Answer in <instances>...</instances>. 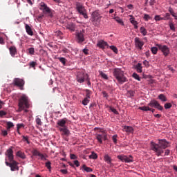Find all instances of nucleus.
<instances>
[{
    "instance_id": "f257e3e1",
    "label": "nucleus",
    "mask_w": 177,
    "mask_h": 177,
    "mask_svg": "<svg viewBox=\"0 0 177 177\" xmlns=\"http://www.w3.org/2000/svg\"><path fill=\"white\" fill-rule=\"evenodd\" d=\"M158 140V144H156L153 141L151 142V149L153 151H155L156 155L159 157V156H161L162 153H164V150L168 147L169 142H168L165 139Z\"/></svg>"
},
{
    "instance_id": "f03ea898",
    "label": "nucleus",
    "mask_w": 177,
    "mask_h": 177,
    "mask_svg": "<svg viewBox=\"0 0 177 177\" xmlns=\"http://www.w3.org/2000/svg\"><path fill=\"white\" fill-rule=\"evenodd\" d=\"M5 155L7 156L10 161V162H7V159H6V165L10 167L11 171H19V162L14 160L13 149L12 148L7 149Z\"/></svg>"
},
{
    "instance_id": "7ed1b4c3",
    "label": "nucleus",
    "mask_w": 177,
    "mask_h": 177,
    "mask_svg": "<svg viewBox=\"0 0 177 177\" xmlns=\"http://www.w3.org/2000/svg\"><path fill=\"white\" fill-rule=\"evenodd\" d=\"M18 113H21L24 110L25 113H28V110L26 109H30V100H28V97L26 95H22L19 100L18 102Z\"/></svg>"
},
{
    "instance_id": "20e7f679",
    "label": "nucleus",
    "mask_w": 177,
    "mask_h": 177,
    "mask_svg": "<svg viewBox=\"0 0 177 177\" xmlns=\"http://www.w3.org/2000/svg\"><path fill=\"white\" fill-rule=\"evenodd\" d=\"M113 77L117 80L119 84H124V82H128V79L124 75V71L118 68H115L113 71Z\"/></svg>"
},
{
    "instance_id": "39448f33",
    "label": "nucleus",
    "mask_w": 177,
    "mask_h": 177,
    "mask_svg": "<svg viewBox=\"0 0 177 177\" xmlns=\"http://www.w3.org/2000/svg\"><path fill=\"white\" fill-rule=\"evenodd\" d=\"M76 10L78 13H80V15H82V16L84 17V19H88L86 9H85V7H84V6L81 3H76Z\"/></svg>"
},
{
    "instance_id": "423d86ee",
    "label": "nucleus",
    "mask_w": 177,
    "mask_h": 177,
    "mask_svg": "<svg viewBox=\"0 0 177 177\" xmlns=\"http://www.w3.org/2000/svg\"><path fill=\"white\" fill-rule=\"evenodd\" d=\"M88 76L87 73L79 72L76 76V81L79 82V84H83V82H85L86 80H88Z\"/></svg>"
},
{
    "instance_id": "0eeeda50",
    "label": "nucleus",
    "mask_w": 177,
    "mask_h": 177,
    "mask_svg": "<svg viewBox=\"0 0 177 177\" xmlns=\"http://www.w3.org/2000/svg\"><path fill=\"white\" fill-rule=\"evenodd\" d=\"M33 157H39L38 160H41V161H46V155H44L38 151V149H35L31 151Z\"/></svg>"
},
{
    "instance_id": "6e6552de",
    "label": "nucleus",
    "mask_w": 177,
    "mask_h": 177,
    "mask_svg": "<svg viewBox=\"0 0 177 177\" xmlns=\"http://www.w3.org/2000/svg\"><path fill=\"white\" fill-rule=\"evenodd\" d=\"M100 132L101 134H95V138L99 143L102 145V143H103V140H107V134L104 131H100Z\"/></svg>"
},
{
    "instance_id": "1a4fd4ad",
    "label": "nucleus",
    "mask_w": 177,
    "mask_h": 177,
    "mask_svg": "<svg viewBox=\"0 0 177 177\" xmlns=\"http://www.w3.org/2000/svg\"><path fill=\"white\" fill-rule=\"evenodd\" d=\"M148 106L149 107H154L155 109L160 110V111H162L164 110V107H162V106L158 103V101L156 100H151V102L148 104Z\"/></svg>"
},
{
    "instance_id": "9d476101",
    "label": "nucleus",
    "mask_w": 177,
    "mask_h": 177,
    "mask_svg": "<svg viewBox=\"0 0 177 177\" xmlns=\"http://www.w3.org/2000/svg\"><path fill=\"white\" fill-rule=\"evenodd\" d=\"M118 160H120L122 162H133V157L131 155L127 156L125 155H119L117 156Z\"/></svg>"
},
{
    "instance_id": "9b49d317",
    "label": "nucleus",
    "mask_w": 177,
    "mask_h": 177,
    "mask_svg": "<svg viewBox=\"0 0 177 177\" xmlns=\"http://www.w3.org/2000/svg\"><path fill=\"white\" fill-rule=\"evenodd\" d=\"M85 30H82L76 32V39L79 44H82L85 41Z\"/></svg>"
},
{
    "instance_id": "f8f14e48",
    "label": "nucleus",
    "mask_w": 177,
    "mask_h": 177,
    "mask_svg": "<svg viewBox=\"0 0 177 177\" xmlns=\"http://www.w3.org/2000/svg\"><path fill=\"white\" fill-rule=\"evenodd\" d=\"M25 82L23 79L20 78H15L13 80V85L15 86H18L21 91H23V88L24 86Z\"/></svg>"
},
{
    "instance_id": "ddd939ff",
    "label": "nucleus",
    "mask_w": 177,
    "mask_h": 177,
    "mask_svg": "<svg viewBox=\"0 0 177 177\" xmlns=\"http://www.w3.org/2000/svg\"><path fill=\"white\" fill-rule=\"evenodd\" d=\"M156 46L161 50L164 56L167 57L169 55V48L166 45L156 44Z\"/></svg>"
},
{
    "instance_id": "4468645a",
    "label": "nucleus",
    "mask_w": 177,
    "mask_h": 177,
    "mask_svg": "<svg viewBox=\"0 0 177 177\" xmlns=\"http://www.w3.org/2000/svg\"><path fill=\"white\" fill-rule=\"evenodd\" d=\"M40 10H42L43 13L45 15H49L52 12V10L49 7H48V5L45 3L44 2H41L40 3V7H39Z\"/></svg>"
},
{
    "instance_id": "2eb2a0df",
    "label": "nucleus",
    "mask_w": 177,
    "mask_h": 177,
    "mask_svg": "<svg viewBox=\"0 0 177 177\" xmlns=\"http://www.w3.org/2000/svg\"><path fill=\"white\" fill-rule=\"evenodd\" d=\"M134 42L136 45V48H138V49L142 50V48H143V45H145V42L140 39L139 37H136L134 39Z\"/></svg>"
},
{
    "instance_id": "dca6fc26",
    "label": "nucleus",
    "mask_w": 177,
    "mask_h": 177,
    "mask_svg": "<svg viewBox=\"0 0 177 177\" xmlns=\"http://www.w3.org/2000/svg\"><path fill=\"white\" fill-rule=\"evenodd\" d=\"M97 46H98V48H100L101 49H104L106 46L109 47V44H107V42L104 41V40H100L97 43Z\"/></svg>"
},
{
    "instance_id": "f3484780",
    "label": "nucleus",
    "mask_w": 177,
    "mask_h": 177,
    "mask_svg": "<svg viewBox=\"0 0 177 177\" xmlns=\"http://www.w3.org/2000/svg\"><path fill=\"white\" fill-rule=\"evenodd\" d=\"M60 132H62V135L63 136H68L70 135V131L67 129V127H60Z\"/></svg>"
},
{
    "instance_id": "a211bd4d",
    "label": "nucleus",
    "mask_w": 177,
    "mask_h": 177,
    "mask_svg": "<svg viewBox=\"0 0 177 177\" xmlns=\"http://www.w3.org/2000/svg\"><path fill=\"white\" fill-rule=\"evenodd\" d=\"M25 28L28 35H30V36L34 35V32H32V29H31V27L28 26V24L25 25Z\"/></svg>"
},
{
    "instance_id": "6ab92c4d",
    "label": "nucleus",
    "mask_w": 177,
    "mask_h": 177,
    "mask_svg": "<svg viewBox=\"0 0 177 177\" xmlns=\"http://www.w3.org/2000/svg\"><path fill=\"white\" fill-rule=\"evenodd\" d=\"M104 161H105V162H106V164L111 165V161H113V160L111 159V157H110V156H109V154H105L104 156Z\"/></svg>"
},
{
    "instance_id": "aec40b11",
    "label": "nucleus",
    "mask_w": 177,
    "mask_h": 177,
    "mask_svg": "<svg viewBox=\"0 0 177 177\" xmlns=\"http://www.w3.org/2000/svg\"><path fill=\"white\" fill-rule=\"evenodd\" d=\"M66 29L69 30L70 31H75V24L71 22L68 24L66 26Z\"/></svg>"
},
{
    "instance_id": "412c9836",
    "label": "nucleus",
    "mask_w": 177,
    "mask_h": 177,
    "mask_svg": "<svg viewBox=\"0 0 177 177\" xmlns=\"http://www.w3.org/2000/svg\"><path fill=\"white\" fill-rule=\"evenodd\" d=\"M124 132H127V133H132L133 132V128L129 126H124L123 128Z\"/></svg>"
},
{
    "instance_id": "4be33fe9",
    "label": "nucleus",
    "mask_w": 177,
    "mask_h": 177,
    "mask_svg": "<svg viewBox=\"0 0 177 177\" xmlns=\"http://www.w3.org/2000/svg\"><path fill=\"white\" fill-rule=\"evenodd\" d=\"M9 50H10V53L11 56H12V57H15L16 53H17V49H16L15 46L10 47Z\"/></svg>"
},
{
    "instance_id": "5701e85b",
    "label": "nucleus",
    "mask_w": 177,
    "mask_h": 177,
    "mask_svg": "<svg viewBox=\"0 0 177 177\" xmlns=\"http://www.w3.org/2000/svg\"><path fill=\"white\" fill-rule=\"evenodd\" d=\"M99 16V12H97V11H94L93 12V14H92V17H93V19H94V20H93V24L95 25V26H97L98 25V24L97 23H95V19H96V17H97Z\"/></svg>"
},
{
    "instance_id": "b1692460",
    "label": "nucleus",
    "mask_w": 177,
    "mask_h": 177,
    "mask_svg": "<svg viewBox=\"0 0 177 177\" xmlns=\"http://www.w3.org/2000/svg\"><path fill=\"white\" fill-rule=\"evenodd\" d=\"M66 119H62L58 121L57 124L59 127H62V128H64L66 127Z\"/></svg>"
},
{
    "instance_id": "393cba45",
    "label": "nucleus",
    "mask_w": 177,
    "mask_h": 177,
    "mask_svg": "<svg viewBox=\"0 0 177 177\" xmlns=\"http://www.w3.org/2000/svg\"><path fill=\"white\" fill-rule=\"evenodd\" d=\"M17 157H19L20 158H22V160H25L26 158V154L24 152H22L21 151H18L17 152Z\"/></svg>"
},
{
    "instance_id": "a878e982",
    "label": "nucleus",
    "mask_w": 177,
    "mask_h": 177,
    "mask_svg": "<svg viewBox=\"0 0 177 177\" xmlns=\"http://www.w3.org/2000/svg\"><path fill=\"white\" fill-rule=\"evenodd\" d=\"M142 68H143L142 67V64H140V63H138L136 66V70L137 73H142Z\"/></svg>"
},
{
    "instance_id": "bb28decb",
    "label": "nucleus",
    "mask_w": 177,
    "mask_h": 177,
    "mask_svg": "<svg viewBox=\"0 0 177 177\" xmlns=\"http://www.w3.org/2000/svg\"><path fill=\"white\" fill-rule=\"evenodd\" d=\"M169 12L171 15V16H173V17H174L175 20H177L176 13H175V12L174 11V9H172V8H171V7L169 8Z\"/></svg>"
},
{
    "instance_id": "cd10ccee",
    "label": "nucleus",
    "mask_w": 177,
    "mask_h": 177,
    "mask_svg": "<svg viewBox=\"0 0 177 177\" xmlns=\"http://www.w3.org/2000/svg\"><path fill=\"white\" fill-rule=\"evenodd\" d=\"M140 31L144 37H146V35H147V30H146L145 27L142 26L140 28Z\"/></svg>"
},
{
    "instance_id": "c85d7f7f",
    "label": "nucleus",
    "mask_w": 177,
    "mask_h": 177,
    "mask_svg": "<svg viewBox=\"0 0 177 177\" xmlns=\"http://www.w3.org/2000/svg\"><path fill=\"white\" fill-rule=\"evenodd\" d=\"M82 168H83L84 171H86V172H92L93 171V169H92V168L88 167L85 165H84L82 166Z\"/></svg>"
},
{
    "instance_id": "c756f323",
    "label": "nucleus",
    "mask_w": 177,
    "mask_h": 177,
    "mask_svg": "<svg viewBox=\"0 0 177 177\" xmlns=\"http://www.w3.org/2000/svg\"><path fill=\"white\" fill-rule=\"evenodd\" d=\"M148 106H140L138 109L139 110H142V111H149V110H151V108H149Z\"/></svg>"
},
{
    "instance_id": "7c9ffc66",
    "label": "nucleus",
    "mask_w": 177,
    "mask_h": 177,
    "mask_svg": "<svg viewBox=\"0 0 177 177\" xmlns=\"http://www.w3.org/2000/svg\"><path fill=\"white\" fill-rule=\"evenodd\" d=\"M86 92V98L91 99V95H92V91L88 89L85 90Z\"/></svg>"
},
{
    "instance_id": "2f4dec72",
    "label": "nucleus",
    "mask_w": 177,
    "mask_h": 177,
    "mask_svg": "<svg viewBox=\"0 0 177 177\" xmlns=\"http://www.w3.org/2000/svg\"><path fill=\"white\" fill-rule=\"evenodd\" d=\"M114 20H115L117 23H119V24H122V26H124V21H122V19H121V18H120L119 17H115L114 18Z\"/></svg>"
},
{
    "instance_id": "473e14b6",
    "label": "nucleus",
    "mask_w": 177,
    "mask_h": 177,
    "mask_svg": "<svg viewBox=\"0 0 177 177\" xmlns=\"http://www.w3.org/2000/svg\"><path fill=\"white\" fill-rule=\"evenodd\" d=\"M158 99H160V100H161L162 102H167V97H165V95H164V94H160L158 95Z\"/></svg>"
},
{
    "instance_id": "72a5a7b5",
    "label": "nucleus",
    "mask_w": 177,
    "mask_h": 177,
    "mask_svg": "<svg viewBox=\"0 0 177 177\" xmlns=\"http://www.w3.org/2000/svg\"><path fill=\"white\" fill-rule=\"evenodd\" d=\"M89 102H91V100H89V98H84L82 101V104L84 106H87L88 103H89Z\"/></svg>"
},
{
    "instance_id": "f704fd0d",
    "label": "nucleus",
    "mask_w": 177,
    "mask_h": 177,
    "mask_svg": "<svg viewBox=\"0 0 177 177\" xmlns=\"http://www.w3.org/2000/svg\"><path fill=\"white\" fill-rule=\"evenodd\" d=\"M108 47L110 48L111 50L114 52V53H118V48H117V47H115V46H109Z\"/></svg>"
},
{
    "instance_id": "c9c22d12",
    "label": "nucleus",
    "mask_w": 177,
    "mask_h": 177,
    "mask_svg": "<svg viewBox=\"0 0 177 177\" xmlns=\"http://www.w3.org/2000/svg\"><path fill=\"white\" fill-rule=\"evenodd\" d=\"M100 75H101L104 80H109V76H107L106 73H103L102 71H100Z\"/></svg>"
},
{
    "instance_id": "e433bc0d",
    "label": "nucleus",
    "mask_w": 177,
    "mask_h": 177,
    "mask_svg": "<svg viewBox=\"0 0 177 177\" xmlns=\"http://www.w3.org/2000/svg\"><path fill=\"white\" fill-rule=\"evenodd\" d=\"M132 77L135 80H137V81H140V77H139V75H138L136 73H133Z\"/></svg>"
},
{
    "instance_id": "4c0bfd02",
    "label": "nucleus",
    "mask_w": 177,
    "mask_h": 177,
    "mask_svg": "<svg viewBox=\"0 0 177 177\" xmlns=\"http://www.w3.org/2000/svg\"><path fill=\"white\" fill-rule=\"evenodd\" d=\"M130 23H131V24H133V26H136V24H138V23L136 21V20H135L134 17H131L130 18Z\"/></svg>"
},
{
    "instance_id": "58836bf2",
    "label": "nucleus",
    "mask_w": 177,
    "mask_h": 177,
    "mask_svg": "<svg viewBox=\"0 0 177 177\" xmlns=\"http://www.w3.org/2000/svg\"><path fill=\"white\" fill-rule=\"evenodd\" d=\"M151 51L152 52L153 55H157V52H158V48L157 47H152L151 48Z\"/></svg>"
},
{
    "instance_id": "ea45409f",
    "label": "nucleus",
    "mask_w": 177,
    "mask_h": 177,
    "mask_svg": "<svg viewBox=\"0 0 177 177\" xmlns=\"http://www.w3.org/2000/svg\"><path fill=\"white\" fill-rule=\"evenodd\" d=\"M58 60H59V62H60L61 63H62V64H63L64 66H66V62L67 61V60L66 59V58H64V57H58Z\"/></svg>"
},
{
    "instance_id": "a19ab883",
    "label": "nucleus",
    "mask_w": 177,
    "mask_h": 177,
    "mask_svg": "<svg viewBox=\"0 0 177 177\" xmlns=\"http://www.w3.org/2000/svg\"><path fill=\"white\" fill-rule=\"evenodd\" d=\"M90 158L92 160H96L97 158V154L95 152H92V153L90 155Z\"/></svg>"
},
{
    "instance_id": "79ce46f5",
    "label": "nucleus",
    "mask_w": 177,
    "mask_h": 177,
    "mask_svg": "<svg viewBox=\"0 0 177 177\" xmlns=\"http://www.w3.org/2000/svg\"><path fill=\"white\" fill-rule=\"evenodd\" d=\"M109 110H111V111H112V113H113V114H118V111L117 110V109H115L114 107H113V106H110L109 107Z\"/></svg>"
},
{
    "instance_id": "37998d69",
    "label": "nucleus",
    "mask_w": 177,
    "mask_h": 177,
    "mask_svg": "<svg viewBox=\"0 0 177 177\" xmlns=\"http://www.w3.org/2000/svg\"><path fill=\"white\" fill-rule=\"evenodd\" d=\"M169 26L170 30H171V31H176L175 25L174 24V23L170 22L169 24Z\"/></svg>"
},
{
    "instance_id": "c03bdc74",
    "label": "nucleus",
    "mask_w": 177,
    "mask_h": 177,
    "mask_svg": "<svg viewBox=\"0 0 177 177\" xmlns=\"http://www.w3.org/2000/svg\"><path fill=\"white\" fill-rule=\"evenodd\" d=\"M28 51L30 55H34V53H35V50L34 49V48H29L28 49Z\"/></svg>"
},
{
    "instance_id": "a18cd8bd",
    "label": "nucleus",
    "mask_w": 177,
    "mask_h": 177,
    "mask_svg": "<svg viewBox=\"0 0 177 177\" xmlns=\"http://www.w3.org/2000/svg\"><path fill=\"white\" fill-rule=\"evenodd\" d=\"M127 95H128V96H129L130 97H132L135 96V91H129L127 92Z\"/></svg>"
},
{
    "instance_id": "49530a36",
    "label": "nucleus",
    "mask_w": 177,
    "mask_h": 177,
    "mask_svg": "<svg viewBox=\"0 0 177 177\" xmlns=\"http://www.w3.org/2000/svg\"><path fill=\"white\" fill-rule=\"evenodd\" d=\"M144 19L146 20V21H149V20H151V17L147 14L144 15Z\"/></svg>"
},
{
    "instance_id": "de8ad7c7",
    "label": "nucleus",
    "mask_w": 177,
    "mask_h": 177,
    "mask_svg": "<svg viewBox=\"0 0 177 177\" xmlns=\"http://www.w3.org/2000/svg\"><path fill=\"white\" fill-rule=\"evenodd\" d=\"M154 19L156 21H160V20H165V19L160 17V15H156Z\"/></svg>"
},
{
    "instance_id": "09e8293b",
    "label": "nucleus",
    "mask_w": 177,
    "mask_h": 177,
    "mask_svg": "<svg viewBox=\"0 0 177 177\" xmlns=\"http://www.w3.org/2000/svg\"><path fill=\"white\" fill-rule=\"evenodd\" d=\"M7 127H8V129H10V128H13V127H15V125L13 124V122H8Z\"/></svg>"
},
{
    "instance_id": "8fccbe9b",
    "label": "nucleus",
    "mask_w": 177,
    "mask_h": 177,
    "mask_svg": "<svg viewBox=\"0 0 177 177\" xmlns=\"http://www.w3.org/2000/svg\"><path fill=\"white\" fill-rule=\"evenodd\" d=\"M50 161H48L46 162V167L48 169H49V171H50V169L52 168V167L50 166Z\"/></svg>"
},
{
    "instance_id": "3c124183",
    "label": "nucleus",
    "mask_w": 177,
    "mask_h": 177,
    "mask_svg": "<svg viewBox=\"0 0 177 177\" xmlns=\"http://www.w3.org/2000/svg\"><path fill=\"white\" fill-rule=\"evenodd\" d=\"M36 123L39 126L42 125V122L41 121V118H36Z\"/></svg>"
},
{
    "instance_id": "603ef678",
    "label": "nucleus",
    "mask_w": 177,
    "mask_h": 177,
    "mask_svg": "<svg viewBox=\"0 0 177 177\" xmlns=\"http://www.w3.org/2000/svg\"><path fill=\"white\" fill-rule=\"evenodd\" d=\"M171 107H172V104L171 103L165 104V109H166V110L168 109H171Z\"/></svg>"
},
{
    "instance_id": "864d4df0",
    "label": "nucleus",
    "mask_w": 177,
    "mask_h": 177,
    "mask_svg": "<svg viewBox=\"0 0 177 177\" xmlns=\"http://www.w3.org/2000/svg\"><path fill=\"white\" fill-rule=\"evenodd\" d=\"M25 125L23 123H21V124H17V129L19 130V129H21V128H24Z\"/></svg>"
},
{
    "instance_id": "5fc2aeb1",
    "label": "nucleus",
    "mask_w": 177,
    "mask_h": 177,
    "mask_svg": "<svg viewBox=\"0 0 177 177\" xmlns=\"http://www.w3.org/2000/svg\"><path fill=\"white\" fill-rule=\"evenodd\" d=\"M22 138L24 142H26L28 145H30V140H28V137L23 136Z\"/></svg>"
},
{
    "instance_id": "6e6d98bb",
    "label": "nucleus",
    "mask_w": 177,
    "mask_h": 177,
    "mask_svg": "<svg viewBox=\"0 0 177 177\" xmlns=\"http://www.w3.org/2000/svg\"><path fill=\"white\" fill-rule=\"evenodd\" d=\"M117 138H118L117 135H114L112 137V140H113V143H115V145H117Z\"/></svg>"
},
{
    "instance_id": "4d7b16f0",
    "label": "nucleus",
    "mask_w": 177,
    "mask_h": 177,
    "mask_svg": "<svg viewBox=\"0 0 177 177\" xmlns=\"http://www.w3.org/2000/svg\"><path fill=\"white\" fill-rule=\"evenodd\" d=\"M29 66H30V67H35V66H37V62H30Z\"/></svg>"
},
{
    "instance_id": "13d9d810",
    "label": "nucleus",
    "mask_w": 177,
    "mask_h": 177,
    "mask_svg": "<svg viewBox=\"0 0 177 177\" xmlns=\"http://www.w3.org/2000/svg\"><path fill=\"white\" fill-rule=\"evenodd\" d=\"M7 113L4 111H0V117H3V115H6Z\"/></svg>"
},
{
    "instance_id": "bf43d9fd",
    "label": "nucleus",
    "mask_w": 177,
    "mask_h": 177,
    "mask_svg": "<svg viewBox=\"0 0 177 177\" xmlns=\"http://www.w3.org/2000/svg\"><path fill=\"white\" fill-rule=\"evenodd\" d=\"M154 3H156V0H150V1H149V5H150V6H154Z\"/></svg>"
},
{
    "instance_id": "052dcab7",
    "label": "nucleus",
    "mask_w": 177,
    "mask_h": 177,
    "mask_svg": "<svg viewBox=\"0 0 177 177\" xmlns=\"http://www.w3.org/2000/svg\"><path fill=\"white\" fill-rule=\"evenodd\" d=\"M71 159L77 160V156H75V154H71Z\"/></svg>"
},
{
    "instance_id": "680f3d73",
    "label": "nucleus",
    "mask_w": 177,
    "mask_h": 177,
    "mask_svg": "<svg viewBox=\"0 0 177 177\" xmlns=\"http://www.w3.org/2000/svg\"><path fill=\"white\" fill-rule=\"evenodd\" d=\"M143 64H144V66H145L146 67H149V62H148L147 60L143 61Z\"/></svg>"
},
{
    "instance_id": "e2e57ef3",
    "label": "nucleus",
    "mask_w": 177,
    "mask_h": 177,
    "mask_svg": "<svg viewBox=\"0 0 177 177\" xmlns=\"http://www.w3.org/2000/svg\"><path fill=\"white\" fill-rule=\"evenodd\" d=\"M60 172H62V174H64V175L67 174V169H61Z\"/></svg>"
},
{
    "instance_id": "0e129e2a",
    "label": "nucleus",
    "mask_w": 177,
    "mask_h": 177,
    "mask_svg": "<svg viewBox=\"0 0 177 177\" xmlns=\"http://www.w3.org/2000/svg\"><path fill=\"white\" fill-rule=\"evenodd\" d=\"M3 136H6L8 135V131L6 130L2 131Z\"/></svg>"
},
{
    "instance_id": "69168bd1",
    "label": "nucleus",
    "mask_w": 177,
    "mask_h": 177,
    "mask_svg": "<svg viewBox=\"0 0 177 177\" xmlns=\"http://www.w3.org/2000/svg\"><path fill=\"white\" fill-rule=\"evenodd\" d=\"M104 97H109V94L106 91L102 92Z\"/></svg>"
},
{
    "instance_id": "338daca9",
    "label": "nucleus",
    "mask_w": 177,
    "mask_h": 177,
    "mask_svg": "<svg viewBox=\"0 0 177 177\" xmlns=\"http://www.w3.org/2000/svg\"><path fill=\"white\" fill-rule=\"evenodd\" d=\"M74 165L76 166V167H79L80 166V162L78 160H75L74 161Z\"/></svg>"
},
{
    "instance_id": "774afa93",
    "label": "nucleus",
    "mask_w": 177,
    "mask_h": 177,
    "mask_svg": "<svg viewBox=\"0 0 177 177\" xmlns=\"http://www.w3.org/2000/svg\"><path fill=\"white\" fill-rule=\"evenodd\" d=\"M170 151L169 149H166L165 151V156H169Z\"/></svg>"
}]
</instances>
